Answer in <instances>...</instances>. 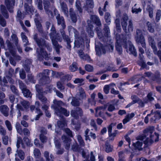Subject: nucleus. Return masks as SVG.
<instances>
[{
	"instance_id": "nucleus-1",
	"label": "nucleus",
	"mask_w": 161,
	"mask_h": 161,
	"mask_svg": "<svg viewBox=\"0 0 161 161\" xmlns=\"http://www.w3.org/2000/svg\"><path fill=\"white\" fill-rule=\"evenodd\" d=\"M154 130V128L153 127H150L147 128L144 131V134L139 136L138 137V139L141 140V141H138L136 143H133V146L135 149H138L139 150H141L142 149V141L144 140L146 137V135H149L150 139H149L148 137L146 138V140L144 141L145 143L147 144L151 143L154 141L155 142H157L158 140V135L155 133V136H154L153 138L151 134L153 133Z\"/></svg>"
},
{
	"instance_id": "nucleus-2",
	"label": "nucleus",
	"mask_w": 161,
	"mask_h": 161,
	"mask_svg": "<svg viewBox=\"0 0 161 161\" xmlns=\"http://www.w3.org/2000/svg\"><path fill=\"white\" fill-rule=\"evenodd\" d=\"M34 39L39 47V48H37L36 50L38 59L40 61L42 60L43 58L46 60H48L50 54H47L46 52L44 50V48L46 47L49 51L51 52L52 48L50 44L45 43V41L42 39L38 38L37 34L34 35Z\"/></svg>"
},
{
	"instance_id": "nucleus-3",
	"label": "nucleus",
	"mask_w": 161,
	"mask_h": 161,
	"mask_svg": "<svg viewBox=\"0 0 161 161\" xmlns=\"http://www.w3.org/2000/svg\"><path fill=\"white\" fill-rule=\"evenodd\" d=\"M90 21L88 20L87 21L88 26L86 28V31L87 32L90 34V35L93 36V33L92 31L93 29L92 24H95L96 26L95 30L97 33L99 39L101 38V24L98 17L96 15H92L91 16Z\"/></svg>"
},
{
	"instance_id": "nucleus-4",
	"label": "nucleus",
	"mask_w": 161,
	"mask_h": 161,
	"mask_svg": "<svg viewBox=\"0 0 161 161\" xmlns=\"http://www.w3.org/2000/svg\"><path fill=\"white\" fill-rule=\"evenodd\" d=\"M6 44L8 47V50L9 52H5L6 55L7 57L9 58L10 64L14 66H15L16 61L20 60L21 57L19 56L16 55V51L9 41H7Z\"/></svg>"
},
{
	"instance_id": "nucleus-5",
	"label": "nucleus",
	"mask_w": 161,
	"mask_h": 161,
	"mask_svg": "<svg viewBox=\"0 0 161 161\" xmlns=\"http://www.w3.org/2000/svg\"><path fill=\"white\" fill-rule=\"evenodd\" d=\"M37 93L36 94V97L43 103H47L48 104V103L49 102L47 100V98L43 96V92H42V89L41 86L39 85H36V86ZM49 105H45L42 107L43 110H45L46 116L50 117L51 116L50 113L47 111Z\"/></svg>"
},
{
	"instance_id": "nucleus-6",
	"label": "nucleus",
	"mask_w": 161,
	"mask_h": 161,
	"mask_svg": "<svg viewBox=\"0 0 161 161\" xmlns=\"http://www.w3.org/2000/svg\"><path fill=\"white\" fill-rule=\"evenodd\" d=\"M54 105L51 107L54 110L55 113L59 117H61L62 114L66 116H68L69 114V112L61 107L64 105V103L61 101H57L56 100H53Z\"/></svg>"
},
{
	"instance_id": "nucleus-7",
	"label": "nucleus",
	"mask_w": 161,
	"mask_h": 161,
	"mask_svg": "<svg viewBox=\"0 0 161 161\" xmlns=\"http://www.w3.org/2000/svg\"><path fill=\"white\" fill-rule=\"evenodd\" d=\"M14 73V70L12 69H10L9 71L6 73V75L4 77L2 80L1 81L0 84L2 86H7L8 82L10 84H13L14 81L11 78Z\"/></svg>"
},
{
	"instance_id": "nucleus-8",
	"label": "nucleus",
	"mask_w": 161,
	"mask_h": 161,
	"mask_svg": "<svg viewBox=\"0 0 161 161\" xmlns=\"http://www.w3.org/2000/svg\"><path fill=\"white\" fill-rule=\"evenodd\" d=\"M51 32L50 33V38L52 40V44L54 48L56 50V53L59 54L60 53V49L61 48L62 46L58 44V43L55 41V38L54 36L57 34L54 27L53 26L51 29Z\"/></svg>"
},
{
	"instance_id": "nucleus-9",
	"label": "nucleus",
	"mask_w": 161,
	"mask_h": 161,
	"mask_svg": "<svg viewBox=\"0 0 161 161\" xmlns=\"http://www.w3.org/2000/svg\"><path fill=\"white\" fill-rule=\"evenodd\" d=\"M116 48L117 51L119 54H121L122 52V48L121 47V44L122 42H125L126 39L125 36L124 35L117 34L116 35Z\"/></svg>"
},
{
	"instance_id": "nucleus-10",
	"label": "nucleus",
	"mask_w": 161,
	"mask_h": 161,
	"mask_svg": "<svg viewBox=\"0 0 161 161\" xmlns=\"http://www.w3.org/2000/svg\"><path fill=\"white\" fill-rule=\"evenodd\" d=\"M68 31H69V33H70L71 32V33L73 32L75 34V47L77 48L81 47L82 48H84V42H83V41H82L81 42L80 44L79 42V41L77 40V37H78V31L75 30L73 27L72 26H69L68 28Z\"/></svg>"
},
{
	"instance_id": "nucleus-11",
	"label": "nucleus",
	"mask_w": 161,
	"mask_h": 161,
	"mask_svg": "<svg viewBox=\"0 0 161 161\" xmlns=\"http://www.w3.org/2000/svg\"><path fill=\"white\" fill-rule=\"evenodd\" d=\"M137 36L136 37V40L138 44H141L142 47L146 48L145 41L143 36L142 35L141 31L139 29L136 30Z\"/></svg>"
},
{
	"instance_id": "nucleus-12",
	"label": "nucleus",
	"mask_w": 161,
	"mask_h": 161,
	"mask_svg": "<svg viewBox=\"0 0 161 161\" xmlns=\"http://www.w3.org/2000/svg\"><path fill=\"white\" fill-rule=\"evenodd\" d=\"M121 25L123 30L126 33L131 32L133 31V26L132 22L131 20H130L128 22V25L127 29V23L125 22L121 23Z\"/></svg>"
},
{
	"instance_id": "nucleus-13",
	"label": "nucleus",
	"mask_w": 161,
	"mask_h": 161,
	"mask_svg": "<svg viewBox=\"0 0 161 161\" xmlns=\"http://www.w3.org/2000/svg\"><path fill=\"white\" fill-rule=\"evenodd\" d=\"M27 0L29 3V4H28L26 3H25L24 5V13L26 15L27 14H33V13L34 12V9L33 7L31 5L32 0Z\"/></svg>"
},
{
	"instance_id": "nucleus-14",
	"label": "nucleus",
	"mask_w": 161,
	"mask_h": 161,
	"mask_svg": "<svg viewBox=\"0 0 161 161\" xmlns=\"http://www.w3.org/2000/svg\"><path fill=\"white\" fill-rule=\"evenodd\" d=\"M82 114L83 112L81 109L79 107L77 108L75 110H72L71 112V116L75 119H78Z\"/></svg>"
},
{
	"instance_id": "nucleus-15",
	"label": "nucleus",
	"mask_w": 161,
	"mask_h": 161,
	"mask_svg": "<svg viewBox=\"0 0 161 161\" xmlns=\"http://www.w3.org/2000/svg\"><path fill=\"white\" fill-rule=\"evenodd\" d=\"M139 50L141 54H139L140 60L138 61V64L140 66H141L142 68H145L146 66V64L143 61V56H142V54L144 53V50L141 47H139Z\"/></svg>"
},
{
	"instance_id": "nucleus-16",
	"label": "nucleus",
	"mask_w": 161,
	"mask_h": 161,
	"mask_svg": "<svg viewBox=\"0 0 161 161\" xmlns=\"http://www.w3.org/2000/svg\"><path fill=\"white\" fill-rule=\"evenodd\" d=\"M76 97L79 100H82L86 97V95L84 89L81 88H79L76 95Z\"/></svg>"
},
{
	"instance_id": "nucleus-17",
	"label": "nucleus",
	"mask_w": 161,
	"mask_h": 161,
	"mask_svg": "<svg viewBox=\"0 0 161 161\" xmlns=\"http://www.w3.org/2000/svg\"><path fill=\"white\" fill-rule=\"evenodd\" d=\"M15 0H5V4L10 12H13V9L14 5Z\"/></svg>"
},
{
	"instance_id": "nucleus-18",
	"label": "nucleus",
	"mask_w": 161,
	"mask_h": 161,
	"mask_svg": "<svg viewBox=\"0 0 161 161\" xmlns=\"http://www.w3.org/2000/svg\"><path fill=\"white\" fill-rule=\"evenodd\" d=\"M66 123L65 121L63 120V121H58L57 122V126H56L55 131L57 134H60V130L61 129L66 126Z\"/></svg>"
},
{
	"instance_id": "nucleus-19",
	"label": "nucleus",
	"mask_w": 161,
	"mask_h": 161,
	"mask_svg": "<svg viewBox=\"0 0 161 161\" xmlns=\"http://www.w3.org/2000/svg\"><path fill=\"white\" fill-rule=\"evenodd\" d=\"M44 8L46 13L47 14L49 17L52 18L53 17V14L49 10V6L50 5L49 2L47 1H43Z\"/></svg>"
},
{
	"instance_id": "nucleus-20",
	"label": "nucleus",
	"mask_w": 161,
	"mask_h": 161,
	"mask_svg": "<svg viewBox=\"0 0 161 161\" xmlns=\"http://www.w3.org/2000/svg\"><path fill=\"white\" fill-rule=\"evenodd\" d=\"M33 154L36 158V161H44L41 157V153L39 150L35 148L34 149Z\"/></svg>"
},
{
	"instance_id": "nucleus-21",
	"label": "nucleus",
	"mask_w": 161,
	"mask_h": 161,
	"mask_svg": "<svg viewBox=\"0 0 161 161\" xmlns=\"http://www.w3.org/2000/svg\"><path fill=\"white\" fill-rule=\"evenodd\" d=\"M62 140L63 141L65 148L66 149H69L70 147L71 140L64 136H62Z\"/></svg>"
},
{
	"instance_id": "nucleus-22",
	"label": "nucleus",
	"mask_w": 161,
	"mask_h": 161,
	"mask_svg": "<svg viewBox=\"0 0 161 161\" xmlns=\"http://www.w3.org/2000/svg\"><path fill=\"white\" fill-rule=\"evenodd\" d=\"M36 17L35 18L34 21L36 23V26L38 31L39 32H41L42 31V28L41 25L39 21V20L40 19V17H39L38 14H36Z\"/></svg>"
},
{
	"instance_id": "nucleus-23",
	"label": "nucleus",
	"mask_w": 161,
	"mask_h": 161,
	"mask_svg": "<svg viewBox=\"0 0 161 161\" xmlns=\"http://www.w3.org/2000/svg\"><path fill=\"white\" fill-rule=\"evenodd\" d=\"M103 68V72H106L107 70L112 71H116L117 70L115 69V68L113 67L112 64H109V66L107 65L106 64L101 65V68Z\"/></svg>"
},
{
	"instance_id": "nucleus-24",
	"label": "nucleus",
	"mask_w": 161,
	"mask_h": 161,
	"mask_svg": "<svg viewBox=\"0 0 161 161\" xmlns=\"http://www.w3.org/2000/svg\"><path fill=\"white\" fill-rule=\"evenodd\" d=\"M78 53L81 58L86 60L88 62H90L91 58L90 56L87 54L84 55V53L83 52V50H80L78 51Z\"/></svg>"
},
{
	"instance_id": "nucleus-25",
	"label": "nucleus",
	"mask_w": 161,
	"mask_h": 161,
	"mask_svg": "<svg viewBox=\"0 0 161 161\" xmlns=\"http://www.w3.org/2000/svg\"><path fill=\"white\" fill-rule=\"evenodd\" d=\"M61 11L64 13L66 17H68V9L66 4L64 3H61Z\"/></svg>"
},
{
	"instance_id": "nucleus-26",
	"label": "nucleus",
	"mask_w": 161,
	"mask_h": 161,
	"mask_svg": "<svg viewBox=\"0 0 161 161\" xmlns=\"http://www.w3.org/2000/svg\"><path fill=\"white\" fill-rule=\"evenodd\" d=\"M50 71L48 69H46L44 70L42 73H39L38 76L41 79H43L44 78H46L48 79L49 78L48 77Z\"/></svg>"
},
{
	"instance_id": "nucleus-27",
	"label": "nucleus",
	"mask_w": 161,
	"mask_h": 161,
	"mask_svg": "<svg viewBox=\"0 0 161 161\" xmlns=\"http://www.w3.org/2000/svg\"><path fill=\"white\" fill-rule=\"evenodd\" d=\"M9 108L7 106L5 105L0 106V111L5 116L8 115Z\"/></svg>"
},
{
	"instance_id": "nucleus-28",
	"label": "nucleus",
	"mask_w": 161,
	"mask_h": 161,
	"mask_svg": "<svg viewBox=\"0 0 161 161\" xmlns=\"http://www.w3.org/2000/svg\"><path fill=\"white\" fill-rule=\"evenodd\" d=\"M56 19H57L58 23V25H61L63 29L65 27V25L63 17H60L59 14H58L56 16Z\"/></svg>"
},
{
	"instance_id": "nucleus-29",
	"label": "nucleus",
	"mask_w": 161,
	"mask_h": 161,
	"mask_svg": "<svg viewBox=\"0 0 161 161\" xmlns=\"http://www.w3.org/2000/svg\"><path fill=\"white\" fill-rule=\"evenodd\" d=\"M154 6L153 5L150 4L147 6V10L149 16L151 18H152L153 16V8Z\"/></svg>"
},
{
	"instance_id": "nucleus-30",
	"label": "nucleus",
	"mask_w": 161,
	"mask_h": 161,
	"mask_svg": "<svg viewBox=\"0 0 161 161\" xmlns=\"http://www.w3.org/2000/svg\"><path fill=\"white\" fill-rule=\"evenodd\" d=\"M134 116L135 114L134 113H131V114H127L123 120V123L124 124H126L129 122Z\"/></svg>"
},
{
	"instance_id": "nucleus-31",
	"label": "nucleus",
	"mask_w": 161,
	"mask_h": 161,
	"mask_svg": "<svg viewBox=\"0 0 161 161\" xmlns=\"http://www.w3.org/2000/svg\"><path fill=\"white\" fill-rule=\"evenodd\" d=\"M15 158H18L19 157L21 160H23L25 158V153L22 150H17V153L15 154Z\"/></svg>"
},
{
	"instance_id": "nucleus-32",
	"label": "nucleus",
	"mask_w": 161,
	"mask_h": 161,
	"mask_svg": "<svg viewBox=\"0 0 161 161\" xmlns=\"http://www.w3.org/2000/svg\"><path fill=\"white\" fill-rule=\"evenodd\" d=\"M100 44H99L97 40L95 41V51L96 53V54L99 57H100V55L101 54V49L100 48Z\"/></svg>"
},
{
	"instance_id": "nucleus-33",
	"label": "nucleus",
	"mask_w": 161,
	"mask_h": 161,
	"mask_svg": "<svg viewBox=\"0 0 161 161\" xmlns=\"http://www.w3.org/2000/svg\"><path fill=\"white\" fill-rule=\"evenodd\" d=\"M46 133L47 131L46 130L44 131V133L42 130L41 131V134L40 136V139L41 142L42 143H44L45 142L47 141V138L44 135V134H46Z\"/></svg>"
},
{
	"instance_id": "nucleus-34",
	"label": "nucleus",
	"mask_w": 161,
	"mask_h": 161,
	"mask_svg": "<svg viewBox=\"0 0 161 161\" xmlns=\"http://www.w3.org/2000/svg\"><path fill=\"white\" fill-rule=\"evenodd\" d=\"M107 110L110 112H112L118 109L115 107L114 104L111 103H108L107 105Z\"/></svg>"
},
{
	"instance_id": "nucleus-35",
	"label": "nucleus",
	"mask_w": 161,
	"mask_h": 161,
	"mask_svg": "<svg viewBox=\"0 0 161 161\" xmlns=\"http://www.w3.org/2000/svg\"><path fill=\"white\" fill-rule=\"evenodd\" d=\"M137 4H136L134 6L132 7L131 12L133 13L137 14L142 11V9L140 7L137 6Z\"/></svg>"
},
{
	"instance_id": "nucleus-36",
	"label": "nucleus",
	"mask_w": 161,
	"mask_h": 161,
	"mask_svg": "<svg viewBox=\"0 0 161 161\" xmlns=\"http://www.w3.org/2000/svg\"><path fill=\"white\" fill-rule=\"evenodd\" d=\"M1 10L2 15L6 18H8V15L7 13V11L5 7L3 5H1Z\"/></svg>"
},
{
	"instance_id": "nucleus-37",
	"label": "nucleus",
	"mask_w": 161,
	"mask_h": 161,
	"mask_svg": "<svg viewBox=\"0 0 161 161\" xmlns=\"http://www.w3.org/2000/svg\"><path fill=\"white\" fill-rule=\"evenodd\" d=\"M49 155V153L47 151H45L44 152V155L46 158V161H53V159L54 158L52 154H50V158Z\"/></svg>"
},
{
	"instance_id": "nucleus-38",
	"label": "nucleus",
	"mask_w": 161,
	"mask_h": 161,
	"mask_svg": "<svg viewBox=\"0 0 161 161\" xmlns=\"http://www.w3.org/2000/svg\"><path fill=\"white\" fill-rule=\"evenodd\" d=\"M113 150V147L109 143H106L105 145V151L107 153L112 152Z\"/></svg>"
},
{
	"instance_id": "nucleus-39",
	"label": "nucleus",
	"mask_w": 161,
	"mask_h": 161,
	"mask_svg": "<svg viewBox=\"0 0 161 161\" xmlns=\"http://www.w3.org/2000/svg\"><path fill=\"white\" fill-rule=\"evenodd\" d=\"M69 13L71 19L74 22H76L77 21V18L75 14L73 12V9L72 8H70L69 9Z\"/></svg>"
},
{
	"instance_id": "nucleus-40",
	"label": "nucleus",
	"mask_w": 161,
	"mask_h": 161,
	"mask_svg": "<svg viewBox=\"0 0 161 161\" xmlns=\"http://www.w3.org/2000/svg\"><path fill=\"white\" fill-rule=\"evenodd\" d=\"M86 5L83 6L86 8H92L93 7V3L92 0H86Z\"/></svg>"
},
{
	"instance_id": "nucleus-41",
	"label": "nucleus",
	"mask_w": 161,
	"mask_h": 161,
	"mask_svg": "<svg viewBox=\"0 0 161 161\" xmlns=\"http://www.w3.org/2000/svg\"><path fill=\"white\" fill-rule=\"evenodd\" d=\"M78 98L76 97H73L72 98V101L71 103V105L74 106H79L80 103Z\"/></svg>"
},
{
	"instance_id": "nucleus-42",
	"label": "nucleus",
	"mask_w": 161,
	"mask_h": 161,
	"mask_svg": "<svg viewBox=\"0 0 161 161\" xmlns=\"http://www.w3.org/2000/svg\"><path fill=\"white\" fill-rule=\"evenodd\" d=\"M84 79L82 78H76L74 80V83L78 84L80 86H82L84 84Z\"/></svg>"
},
{
	"instance_id": "nucleus-43",
	"label": "nucleus",
	"mask_w": 161,
	"mask_h": 161,
	"mask_svg": "<svg viewBox=\"0 0 161 161\" xmlns=\"http://www.w3.org/2000/svg\"><path fill=\"white\" fill-rule=\"evenodd\" d=\"M82 3V1H80L79 0H77L76 2L75 6L76 8L80 13L82 12V9L81 8V3Z\"/></svg>"
},
{
	"instance_id": "nucleus-44",
	"label": "nucleus",
	"mask_w": 161,
	"mask_h": 161,
	"mask_svg": "<svg viewBox=\"0 0 161 161\" xmlns=\"http://www.w3.org/2000/svg\"><path fill=\"white\" fill-rule=\"evenodd\" d=\"M22 92L23 93L24 96L26 97H31V95L29 90L26 89V88L23 90L22 91Z\"/></svg>"
},
{
	"instance_id": "nucleus-45",
	"label": "nucleus",
	"mask_w": 161,
	"mask_h": 161,
	"mask_svg": "<svg viewBox=\"0 0 161 161\" xmlns=\"http://www.w3.org/2000/svg\"><path fill=\"white\" fill-rule=\"evenodd\" d=\"M21 36L23 42L25 43L24 45H28L29 42L28 40V39L27 36H26L24 33L22 32L21 33Z\"/></svg>"
},
{
	"instance_id": "nucleus-46",
	"label": "nucleus",
	"mask_w": 161,
	"mask_h": 161,
	"mask_svg": "<svg viewBox=\"0 0 161 161\" xmlns=\"http://www.w3.org/2000/svg\"><path fill=\"white\" fill-rule=\"evenodd\" d=\"M103 31L105 32V36L107 37L108 40L109 37L110 36V31L109 27L107 26H105L103 30Z\"/></svg>"
},
{
	"instance_id": "nucleus-47",
	"label": "nucleus",
	"mask_w": 161,
	"mask_h": 161,
	"mask_svg": "<svg viewBox=\"0 0 161 161\" xmlns=\"http://www.w3.org/2000/svg\"><path fill=\"white\" fill-rule=\"evenodd\" d=\"M72 76L70 75H67L63 76L61 79V80L62 82H64L70 80L72 79Z\"/></svg>"
},
{
	"instance_id": "nucleus-48",
	"label": "nucleus",
	"mask_w": 161,
	"mask_h": 161,
	"mask_svg": "<svg viewBox=\"0 0 161 161\" xmlns=\"http://www.w3.org/2000/svg\"><path fill=\"white\" fill-rule=\"evenodd\" d=\"M61 34L62 35L63 37L64 38V39L67 42L68 46L70 47V45L69 44V43L70 42V39L67 36H66L65 34V33L64 32H61Z\"/></svg>"
},
{
	"instance_id": "nucleus-49",
	"label": "nucleus",
	"mask_w": 161,
	"mask_h": 161,
	"mask_svg": "<svg viewBox=\"0 0 161 161\" xmlns=\"http://www.w3.org/2000/svg\"><path fill=\"white\" fill-rule=\"evenodd\" d=\"M87 79L89 80L90 82H92L93 81L96 82L98 80V79L94 78L92 75H89L86 77Z\"/></svg>"
},
{
	"instance_id": "nucleus-50",
	"label": "nucleus",
	"mask_w": 161,
	"mask_h": 161,
	"mask_svg": "<svg viewBox=\"0 0 161 161\" xmlns=\"http://www.w3.org/2000/svg\"><path fill=\"white\" fill-rule=\"evenodd\" d=\"M117 133V131L115 130L114 132L108 133V136L109 139L110 140L113 141L114 140V137L116 136Z\"/></svg>"
},
{
	"instance_id": "nucleus-51",
	"label": "nucleus",
	"mask_w": 161,
	"mask_h": 161,
	"mask_svg": "<svg viewBox=\"0 0 161 161\" xmlns=\"http://www.w3.org/2000/svg\"><path fill=\"white\" fill-rule=\"evenodd\" d=\"M129 51L132 53L135 56H137V53L136 52V49L132 45H130L129 47Z\"/></svg>"
},
{
	"instance_id": "nucleus-52",
	"label": "nucleus",
	"mask_w": 161,
	"mask_h": 161,
	"mask_svg": "<svg viewBox=\"0 0 161 161\" xmlns=\"http://www.w3.org/2000/svg\"><path fill=\"white\" fill-rule=\"evenodd\" d=\"M69 69L72 72L76 71L77 69L76 63L75 62L73 63L72 65L70 66Z\"/></svg>"
},
{
	"instance_id": "nucleus-53",
	"label": "nucleus",
	"mask_w": 161,
	"mask_h": 161,
	"mask_svg": "<svg viewBox=\"0 0 161 161\" xmlns=\"http://www.w3.org/2000/svg\"><path fill=\"white\" fill-rule=\"evenodd\" d=\"M104 18L106 22L108 23V24H109L110 23V14L108 13H106L105 15Z\"/></svg>"
},
{
	"instance_id": "nucleus-54",
	"label": "nucleus",
	"mask_w": 161,
	"mask_h": 161,
	"mask_svg": "<svg viewBox=\"0 0 161 161\" xmlns=\"http://www.w3.org/2000/svg\"><path fill=\"white\" fill-rule=\"evenodd\" d=\"M36 113L38 114L36 116L35 119L36 120H38L39 119L40 116L42 115V112L40 110L37 108H36Z\"/></svg>"
},
{
	"instance_id": "nucleus-55",
	"label": "nucleus",
	"mask_w": 161,
	"mask_h": 161,
	"mask_svg": "<svg viewBox=\"0 0 161 161\" xmlns=\"http://www.w3.org/2000/svg\"><path fill=\"white\" fill-rule=\"evenodd\" d=\"M161 16V11L160 10H157L156 16V20L157 22H158L160 19Z\"/></svg>"
},
{
	"instance_id": "nucleus-56",
	"label": "nucleus",
	"mask_w": 161,
	"mask_h": 161,
	"mask_svg": "<svg viewBox=\"0 0 161 161\" xmlns=\"http://www.w3.org/2000/svg\"><path fill=\"white\" fill-rule=\"evenodd\" d=\"M24 18V16L22 14L21 11L19 10H18L17 13V19L19 20H20L21 19H23Z\"/></svg>"
},
{
	"instance_id": "nucleus-57",
	"label": "nucleus",
	"mask_w": 161,
	"mask_h": 161,
	"mask_svg": "<svg viewBox=\"0 0 161 161\" xmlns=\"http://www.w3.org/2000/svg\"><path fill=\"white\" fill-rule=\"evenodd\" d=\"M131 98L132 100V102L134 104L137 103L140 99L139 98L135 95L131 96Z\"/></svg>"
},
{
	"instance_id": "nucleus-58",
	"label": "nucleus",
	"mask_w": 161,
	"mask_h": 161,
	"mask_svg": "<svg viewBox=\"0 0 161 161\" xmlns=\"http://www.w3.org/2000/svg\"><path fill=\"white\" fill-rule=\"evenodd\" d=\"M15 127L18 132L19 134H21L22 132V129L19 123V122H17L16 123Z\"/></svg>"
},
{
	"instance_id": "nucleus-59",
	"label": "nucleus",
	"mask_w": 161,
	"mask_h": 161,
	"mask_svg": "<svg viewBox=\"0 0 161 161\" xmlns=\"http://www.w3.org/2000/svg\"><path fill=\"white\" fill-rule=\"evenodd\" d=\"M21 103L23 107L27 109L30 105L29 103L26 101H23L21 102Z\"/></svg>"
},
{
	"instance_id": "nucleus-60",
	"label": "nucleus",
	"mask_w": 161,
	"mask_h": 161,
	"mask_svg": "<svg viewBox=\"0 0 161 161\" xmlns=\"http://www.w3.org/2000/svg\"><path fill=\"white\" fill-rule=\"evenodd\" d=\"M11 37L12 40L15 42V44L17 45L18 43V40L16 35L14 34H13Z\"/></svg>"
},
{
	"instance_id": "nucleus-61",
	"label": "nucleus",
	"mask_w": 161,
	"mask_h": 161,
	"mask_svg": "<svg viewBox=\"0 0 161 161\" xmlns=\"http://www.w3.org/2000/svg\"><path fill=\"white\" fill-rule=\"evenodd\" d=\"M19 75L20 78L22 79H24L26 77L25 73L23 69H22L19 71Z\"/></svg>"
},
{
	"instance_id": "nucleus-62",
	"label": "nucleus",
	"mask_w": 161,
	"mask_h": 161,
	"mask_svg": "<svg viewBox=\"0 0 161 161\" xmlns=\"http://www.w3.org/2000/svg\"><path fill=\"white\" fill-rule=\"evenodd\" d=\"M0 24L3 27H4L6 25L5 20L3 18L0 14Z\"/></svg>"
},
{
	"instance_id": "nucleus-63",
	"label": "nucleus",
	"mask_w": 161,
	"mask_h": 161,
	"mask_svg": "<svg viewBox=\"0 0 161 161\" xmlns=\"http://www.w3.org/2000/svg\"><path fill=\"white\" fill-rule=\"evenodd\" d=\"M116 24L117 29L120 31L121 28L120 26L119 19H117L115 21Z\"/></svg>"
},
{
	"instance_id": "nucleus-64",
	"label": "nucleus",
	"mask_w": 161,
	"mask_h": 161,
	"mask_svg": "<svg viewBox=\"0 0 161 161\" xmlns=\"http://www.w3.org/2000/svg\"><path fill=\"white\" fill-rule=\"evenodd\" d=\"M57 87L58 89L60 90H63L64 89V87L63 84L60 81H58L57 83Z\"/></svg>"
}]
</instances>
